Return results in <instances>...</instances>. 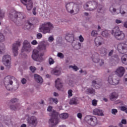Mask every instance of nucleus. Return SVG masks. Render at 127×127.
<instances>
[{"label":"nucleus","mask_w":127,"mask_h":127,"mask_svg":"<svg viewBox=\"0 0 127 127\" xmlns=\"http://www.w3.org/2000/svg\"><path fill=\"white\" fill-rule=\"evenodd\" d=\"M50 116L51 118L49 121V124L51 126V127H53L54 126L58 125L59 123V117L62 120H65L69 117V115L67 113H62L59 115V113L56 112L55 110H53L50 113Z\"/></svg>","instance_id":"obj_1"},{"label":"nucleus","mask_w":127,"mask_h":127,"mask_svg":"<svg viewBox=\"0 0 127 127\" xmlns=\"http://www.w3.org/2000/svg\"><path fill=\"white\" fill-rule=\"evenodd\" d=\"M54 28L53 24L50 22H45L40 26L39 31L44 34L50 33V31Z\"/></svg>","instance_id":"obj_2"},{"label":"nucleus","mask_w":127,"mask_h":127,"mask_svg":"<svg viewBox=\"0 0 127 127\" xmlns=\"http://www.w3.org/2000/svg\"><path fill=\"white\" fill-rule=\"evenodd\" d=\"M88 3L89 4L90 6H91V10H94V9H96L97 7V12L98 13H101L102 14L105 13L106 9L104 8V6L102 5H98V3L95 1H90Z\"/></svg>","instance_id":"obj_3"},{"label":"nucleus","mask_w":127,"mask_h":127,"mask_svg":"<svg viewBox=\"0 0 127 127\" xmlns=\"http://www.w3.org/2000/svg\"><path fill=\"white\" fill-rule=\"evenodd\" d=\"M112 34L118 40H124L125 39V33L123 31H120V28L118 26L115 27L113 29Z\"/></svg>","instance_id":"obj_4"},{"label":"nucleus","mask_w":127,"mask_h":127,"mask_svg":"<svg viewBox=\"0 0 127 127\" xmlns=\"http://www.w3.org/2000/svg\"><path fill=\"white\" fill-rule=\"evenodd\" d=\"M9 17L15 23L16 22V20H21L24 18L23 13L20 12H16L14 10L12 11V13L9 14Z\"/></svg>","instance_id":"obj_5"},{"label":"nucleus","mask_w":127,"mask_h":127,"mask_svg":"<svg viewBox=\"0 0 127 127\" xmlns=\"http://www.w3.org/2000/svg\"><path fill=\"white\" fill-rule=\"evenodd\" d=\"M39 52L35 49L33 50V54L32 56V58L35 61H38V62H41V61H43V58L42 56H43V54H40L39 55Z\"/></svg>","instance_id":"obj_6"},{"label":"nucleus","mask_w":127,"mask_h":127,"mask_svg":"<svg viewBox=\"0 0 127 127\" xmlns=\"http://www.w3.org/2000/svg\"><path fill=\"white\" fill-rule=\"evenodd\" d=\"M2 61L3 64L6 66V68L9 69L11 67V57L9 55L3 56Z\"/></svg>","instance_id":"obj_7"},{"label":"nucleus","mask_w":127,"mask_h":127,"mask_svg":"<svg viewBox=\"0 0 127 127\" xmlns=\"http://www.w3.org/2000/svg\"><path fill=\"white\" fill-rule=\"evenodd\" d=\"M13 77L10 76H6L4 79V84L5 87L8 91H11V88L9 87V85H12L13 82H12V78Z\"/></svg>","instance_id":"obj_8"},{"label":"nucleus","mask_w":127,"mask_h":127,"mask_svg":"<svg viewBox=\"0 0 127 127\" xmlns=\"http://www.w3.org/2000/svg\"><path fill=\"white\" fill-rule=\"evenodd\" d=\"M117 50L119 51V53H121V54L127 53V45L124 43L119 44L117 46Z\"/></svg>","instance_id":"obj_9"},{"label":"nucleus","mask_w":127,"mask_h":127,"mask_svg":"<svg viewBox=\"0 0 127 127\" xmlns=\"http://www.w3.org/2000/svg\"><path fill=\"white\" fill-rule=\"evenodd\" d=\"M31 51V46H30V43H29L27 41L25 40L23 42L21 52H30Z\"/></svg>","instance_id":"obj_10"},{"label":"nucleus","mask_w":127,"mask_h":127,"mask_svg":"<svg viewBox=\"0 0 127 127\" xmlns=\"http://www.w3.org/2000/svg\"><path fill=\"white\" fill-rule=\"evenodd\" d=\"M21 2L24 4V5H26L27 10H31L33 6V3L31 0H20Z\"/></svg>","instance_id":"obj_11"},{"label":"nucleus","mask_w":127,"mask_h":127,"mask_svg":"<svg viewBox=\"0 0 127 127\" xmlns=\"http://www.w3.org/2000/svg\"><path fill=\"white\" fill-rule=\"evenodd\" d=\"M28 124L30 125L33 127H35L37 126V118L35 116H31L28 117L27 119Z\"/></svg>","instance_id":"obj_12"},{"label":"nucleus","mask_w":127,"mask_h":127,"mask_svg":"<svg viewBox=\"0 0 127 127\" xmlns=\"http://www.w3.org/2000/svg\"><path fill=\"white\" fill-rule=\"evenodd\" d=\"M113 77H114L113 75H110L109 76L108 79V83L110 84V85H114L116 86V85H118V84L120 83V80L119 78H115L114 79L113 78Z\"/></svg>","instance_id":"obj_13"},{"label":"nucleus","mask_w":127,"mask_h":127,"mask_svg":"<svg viewBox=\"0 0 127 127\" xmlns=\"http://www.w3.org/2000/svg\"><path fill=\"white\" fill-rule=\"evenodd\" d=\"M20 46V42L17 41L15 43L13 44L12 47V51L14 54V56H17L18 54V52H17L18 50V47Z\"/></svg>","instance_id":"obj_14"},{"label":"nucleus","mask_w":127,"mask_h":127,"mask_svg":"<svg viewBox=\"0 0 127 127\" xmlns=\"http://www.w3.org/2000/svg\"><path fill=\"white\" fill-rule=\"evenodd\" d=\"M88 124L92 127H95L98 124L97 118L95 116L88 117Z\"/></svg>","instance_id":"obj_15"},{"label":"nucleus","mask_w":127,"mask_h":127,"mask_svg":"<svg viewBox=\"0 0 127 127\" xmlns=\"http://www.w3.org/2000/svg\"><path fill=\"white\" fill-rule=\"evenodd\" d=\"M96 80L92 81V87L95 88V89H99L102 87V82H101L102 80L100 79H98Z\"/></svg>","instance_id":"obj_16"},{"label":"nucleus","mask_w":127,"mask_h":127,"mask_svg":"<svg viewBox=\"0 0 127 127\" xmlns=\"http://www.w3.org/2000/svg\"><path fill=\"white\" fill-rule=\"evenodd\" d=\"M115 73L119 77H123L125 74V68L123 66H120L116 70Z\"/></svg>","instance_id":"obj_17"},{"label":"nucleus","mask_w":127,"mask_h":127,"mask_svg":"<svg viewBox=\"0 0 127 127\" xmlns=\"http://www.w3.org/2000/svg\"><path fill=\"white\" fill-rule=\"evenodd\" d=\"M55 87L59 91H61L62 88H63V84L61 82V79L60 78H58L55 81Z\"/></svg>","instance_id":"obj_18"},{"label":"nucleus","mask_w":127,"mask_h":127,"mask_svg":"<svg viewBox=\"0 0 127 127\" xmlns=\"http://www.w3.org/2000/svg\"><path fill=\"white\" fill-rule=\"evenodd\" d=\"M94 42L96 46L99 47L103 44V38L101 37H98L95 39Z\"/></svg>","instance_id":"obj_19"},{"label":"nucleus","mask_w":127,"mask_h":127,"mask_svg":"<svg viewBox=\"0 0 127 127\" xmlns=\"http://www.w3.org/2000/svg\"><path fill=\"white\" fill-rule=\"evenodd\" d=\"M110 11L112 12L113 14H119V13H121V14H125L126 12L125 11H122V10H120L119 12H117V9L113 6H111L110 7Z\"/></svg>","instance_id":"obj_20"},{"label":"nucleus","mask_w":127,"mask_h":127,"mask_svg":"<svg viewBox=\"0 0 127 127\" xmlns=\"http://www.w3.org/2000/svg\"><path fill=\"white\" fill-rule=\"evenodd\" d=\"M34 79L35 81L37 82V83H39V84H42L43 82V79H42V77L40 76V75L35 74L34 75Z\"/></svg>","instance_id":"obj_21"},{"label":"nucleus","mask_w":127,"mask_h":127,"mask_svg":"<svg viewBox=\"0 0 127 127\" xmlns=\"http://www.w3.org/2000/svg\"><path fill=\"white\" fill-rule=\"evenodd\" d=\"M99 53L101 54V56H106L108 53V50L106 48H101L99 50Z\"/></svg>","instance_id":"obj_22"},{"label":"nucleus","mask_w":127,"mask_h":127,"mask_svg":"<svg viewBox=\"0 0 127 127\" xmlns=\"http://www.w3.org/2000/svg\"><path fill=\"white\" fill-rule=\"evenodd\" d=\"M94 115H97V116H104V113H103V110L98 109H95L93 110Z\"/></svg>","instance_id":"obj_23"},{"label":"nucleus","mask_w":127,"mask_h":127,"mask_svg":"<svg viewBox=\"0 0 127 127\" xmlns=\"http://www.w3.org/2000/svg\"><path fill=\"white\" fill-rule=\"evenodd\" d=\"M65 39L67 42H71V41H73V40H74V37L70 34H67L65 36Z\"/></svg>","instance_id":"obj_24"},{"label":"nucleus","mask_w":127,"mask_h":127,"mask_svg":"<svg viewBox=\"0 0 127 127\" xmlns=\"http://www.w3.org/2000/svg\"><path fill=\"white\" fill-rule=\"evenodd\" d=\"M98 56H99V54H98V53H96L95 55H92V59L93 62H94V63H98V62H100V61H101V60H99V59H97L96 58H94L97 57Z\"/></svg>","instance_id":"obj_25"},{"label":"nucleus","mask_w":127,"mask_h":127,"mask_svg":"<svg viewBox=\"0 0 127 127\" xmlns=\"http://www.w3.org/2000/svg\"><path fill=\"white\" fill-rule=\"evenodd\" d=\"M51 73L56 76H60L61 74V71L60 69L54 68L52 70Z\"/></svg>","instance_id":"obj_26"},{"label":"nucleus","mask_w":127,"mask_h":127,"mask_svg":"<svg viewBox=\"0 0 127 127\" xmlns=\"http://www.w3.org/2000/svg\"><path fill=\"white\" fill-rule=\"evenodd\" d=\"M54 103L56 105L58 104V99L57 98H50L49 99V104H53Z\"/></svg>","instance_id":"obj_27"},{"label":"nucleus","mask_w":127,"mask_h":127,"mask_svg":"<svg viewBox=\"0 0 127 127\" xmlns=\"http://www.w3.org/2000/svg\"><path fill=\"white\" fill-rule=\"evenodd\" d=\"M31 25H32V24L31 23L29 22V21H27L25 23V25H24L23 28H24V29H29V28H30V26H31Z\"/></svg>","instance_id":"obj_28"},{"label":"nucleus","mask_w":127,"mask_h":127,"mask_svg":"<svg viewBox=\"0 0 127 127\" xmlns=\"http://www.w3.org/2000/svg\"><path fill=\"white\" fill-rule=\"evenodd\" d=\"M118 97H119V95L118 93L116 92H113L110 95V100L113 101L114 99H118Z\"/></svg>","instance_id":"obj_29"},{"label":"nucleus","mask_w":127,"mask_h":127,"mask_svg":"<svg viewBox=\"0 0 127 127\" xmlns=\"http://www.w3.org/2000/svg\"><path fill=\"white\" fill-rule=\"evenodd\" d=\"M121 60L123 64L127 65V55H123L121 58Z\"/></svg>","instance_id":"obj_30"},{"label":"nucleus","mask_w":127,"mask_h":127,"mask_svg":"<svg viewBox=\"0 0 127 127\" xmlns=\"http://www.w3.org/2000/svg\"><path fill=\"white\" fill-rule=\"evenodd\" d=\"M78 100L76 98H72L69 101V105H77Z\"/></svg>","instance_id":"obj_31"},{"label":"nucleus","mask_w":127,"mask_h":127,"mask_svg":"<svg viewBox=\"0 0 127 127\" xmlns=\"http://www.w3.org/2000/svg\"><path fill=\"white\" fill-rule=\"evenodd\" d=\"M65 7L68 12H70V13H73V12H74V10H70V8H71V5L70 3L66 4Z\"/></svg>","instance_id":"obj_32"},{"label":"nucleus","mask_w":127,"mask_h":127,"mask_svg":"<svg viewBox=\"0 0 127 127\" xmlns=\"http://www.w3.org/2000/svg\"><path fill=\"white\" fill-rule=\"evenodd\" d=\"M37 48L39 50H46V45L43 44L39 45Z\"/></svg>","instance_id":"obj_33"},{"label":"nucleus","mask_w":127,"mask_h":127,"mask_svg":"<svg viewBox=\"0 0 127 127\" xmlns=\"http://www.w3.org/2000/svg\"><path fill=\"white\" fill-rule=\"evenodd\" d=\"M86 92L88 93V94H93V95H95L96 93V91L93 88H88Z\"/></svg>","instance_id":"obj_34"},{"label":"nucleus","mask_w":127,"mask_h":127,"mask_svg":"<svg viewBox=\"0 0 127 127\" xmlns=\"http://www.w3.org/2000/svg\"><path fill=\"white\" fill-rule=\"evenodd\" d=\"M19 104H17L16 106H10V108L13 111H16V110H18V109H19Z\"/></svg>","instance_id":"obj_35"},{"label":"nucleus","mask_w":127,"mask_h":127,"mask_svg":"<svg viewBox=\"0 0 127 127\" xmlns=\"http://www.w3.org/2000/svg\"><path fill=\"white\" fill-rule=\"evenodd\" d=\"M102 35L104 37H108L109 36V33L107 30L104 31L102 32Z\"/></svg>","instance_id":"obj_36"},{"label":"nucleus","mask_w":127,"mask_h":127,"mask_svg":"<svg viewBox=\"0 0 127 127\" xmlns=\"http://www.w3.org/2000/svg\"><path fill=\"white\" fill-rule=\"evenodd\" d=\"M112 59H113V60H114L115 61V64H116V62H117V61H119V56L115 55L114 57H112Z\"/></svg>","instance_id":"obj_37"},{"label":"nucleus","mask_w":127,"mask_h":127,"mask_svg":"<svg viewBox=\"0 0 127 127\" xmlns=\"http://www.w3.org/2000/svg\"><path fill=\"white\" fill-rule=\"evenodd\" d=\"M4 36H3V34H2L1 33H0V42L4 41Z\"/></svg>","instance_id":"obj_38"},{"label":"nucleus","mask_w":127,"mask_h":127,"mask_svg":"<svg viewBox=\"0 0 127 127\" xmlns=\"http://www.w3.org/2000/svg\"><path fill=\"white\" fill-rule=\"evenodd\" d=\"M91 35L94 37H96V36L98 35V32H97V31L93 30L91 32Z\"/></svg>","instance_id":"obj_39"},{"label":"nucleus","mask_w":127,"mask_h":127,"mask_svg":"<svg viewBox=\"0 0 127 127\" xmlns=\"http://www.w3.org/2000/svg\"><path fill=\"white\" fill-rule=\"evenodd\" d=\"M73 91L71 89L69 90L68 91V98H71V97H72V96H73Z\"/></svg>","instance_id":"obj_40"},{"label":"nucleus","mask_w":127,"mask_h":127,"mask_svg":"<svg viewBox=\"0 0 127 127\" xmlns=\"http://www.w3.org/2000/svg\"><path fill=\"white\" fill-rule=\"evenodd\" d=\"M69 68H72L74 71H78L79 70V68L77 66L69 65Z\"/></svg>","instance_id":"obj_41"},{"label":"nucleus","mask_w":127,"mask_h":127,"mask_svg":"<svg viewBox=\"0 0 127 127\" xmlns=\"http://www.w3.org/2000/svg\"><path fill=\"white\" fill-rule=\"evenodd\" d=\"M121 110L123 112H125L127 114V108L125 106H122L120 107Z\"/></svg>","instance_id":"obj_42"},{"label":"nucleus","mask_w":127,"mask_h":127,"mask_svg":"<svg viewBox=\"0 0 127 127\" xmlns=\"http://www.w3.org/2000/svg\"><path fill=\"white\" fill-rule=\"evenodd\" d=\"M57 56L61 59H63V58H64V55L62 53H58Z\"/></svg>","instance_id":"obj_43"},{"label":"nucleus","mask_w":127,"mask_h":127,"mask_svg":"<svg viewBox=\"0 0 127 127\" xmlns=\"http://www.w3.org/2000/svg\"><path fill=\"white\" fill-rule=\"evenodd\" d=\"M4 49H5V47H4V46H2L1 47V46H0V54H2V51H3V50H4Z\"/></svg>","instance_id":"obj_44"},{"label":"nucleus","mask_w":127,"mask_h":127,"mask_svg":"<svg viewBox=\"0 0 127 127\" xmlns=\"http://www.w3.org/2000/svg\"><path fill=\"white\" fill-rule=\"evenodd\" d=\"M49 62L50 65H52V64H54V60L52 58L49 59Z\"/></svg>","instance_id":"obj_45"},{"label":"nucleus","mask_w":127,"mask_h":127,"mask_svg":"<svg viewBox=\"0 0 127 127\" xmlns=\"http://www.w3.org/2000/svg\"><path fill=\"white\" fill-rule=\"evenodd\" d=\"M30 70L33 72L34 73L36 70V68L35 67L33 66H30Z\"/></svg>","instance_id":"obj_46"},{"label":"nucleus","mask_w":127,"mask_h":127,"mask_svg":"<svg viewBox=\"0 0 127 127\" xmlns=\"http://www.w3.org/2000/svg\"><path fill=\"white\" fill-rule=\"evenodd\" d=\"M37 38L38 39H41L42 38V34L39 33L37 34Z\"/></svg>","instance_id":"obj_47"},{"label":"nucleus","mask_w":127,"mask_h":127,"mask_svg":"<svg viewBox=\"0 0 127 127\" xmlns=\"http://www.w3.org/2000/svg\"><path fill=\"white\" fill-rule=\"evenodd\" d=\"M118 113V110L113 109L112 110V114L113 115H116Z\"/></svg>","instance_id":"obj_48"},{"label":"nucleus","mask_w":127,"mask_h":127,"mask_svg":"<svg viewBox=\"0 0 127 127\" xmlns=\"http://www.w3.org/2000/svg\"><path fill=\"white\" fill-rule=\"evenodd\" d=\"M79 40L80 42H84V38H83L82 35L79 36Z\"/></svg>","instance_id":"obj_49"},{"label":"nucleus","mask_w":127,"mask_h":127,"mask_svg":"<svg viewBox=\"0 0 127 127\" xmlns=\"http://www.w3.org/2000/svg\"><path fill=\"white\" fill-rule=\"evenodd\" d=\"M48 40L49 42H52V41L54 40V38H53V37L51 36L49 37Z\"/></svg>","instance_id":"obj_50"},{"label":"nucleus","mask_w":127,"mask_h":127,"mask_svg":"<svg viewBox=\"0 0 127 127\" xmlns=\"http://www.w3.org/2000/svg\"><path fill=\"white\" fill-rule=\"evenodd\" d=\"M38 42H37V41H36V40H33L32 42H31V44L32 45H37L38 44Z\"/></svg>","instance_id":"obj_51"},{"label":"nucleus","mask_w":127,"mask_h":127,"mask_svg":"<svg viewBox=\"0 0 127 127\" xmlns=\"http://www.w3.org/2000/svg\"><path fill=\"white\" fill-rule=\"evenodd\" d=\"M37 13L36 12V7H34L33 9V14H34V15H36Z\"/></svg>","instance_id":"obj_52"},{"label":"nucleus","mask_w":127,"mask_h":127,"mask_svg":"<svg viewBox=\"0 0 127 127\" xmlns=\"http://www.w3.org/2000/svg\"><path fill=\"white\" fill-rule=\"evenodd\" d=\"M77 116L78 119H80V120H82V113H78Z\"/></svg>","instance_id":"obj_53"},{"label":"nucleus","mask_w":127,"mask_h":127,"mask_svg":"<svg viewBox=\"0 0 127 127\" xmlns=\"http://www.w3.org/2000/svg\"><path fill=\"white\" fill-rule=\"evenodd\" d=\"M92 105H93V106H97V100H96L95 99L93 100L92 101Z\"/></svg>","instance_id":"obj_54"},{"label":"nucleus","mask_w":127,"mask_h":127,"mask_svg":"<svg viewBox=\"0 0 127 127\" xmlns=\"http://www.w3.org/2000/svg\"><path fill=\"white\" fill-rule=\"evenodd\" d=\"M18 100L16 98H14L12 100H11V103H16L17 102Z\"/></svg>","instance_id":"obj_55"},{"label":"nucleus","mask_w":127,"mask_h":127,"mask_svg":"<svg viewBox=\"0 0 127 127\" xmlns=\"http://www.w3.org/2000/svg\"><path fill=\"white\" fill-rule=\"evenodd\" d=\"M122 124L123 125H127V120L125 119H123L121 121Z\"/></svg>","instance_id":"obj_56"},{"label":"nucleus","mask_w":127,"mask_h":127,"mask_svg":"<svg viewBox=\"0 0 127 127\" xmlns=\"http://www.w3.org/2000/svg\"><path fill=\"white\" fill-rule=\"evenodd\" d=\"M21 83L22 84H25L26 83V79L25 78H23L22 80H21Z\"/></svg>","instance_id":"obj_57"},{"label":"nucleus","mask_w":127,"mask_h":127,"mask_svg":"<svg viewBox=\"0 0 127 127\" xmlns=\"http://www.w3.org/2000/svg\"><path fill=\"white\" fill-rule=\"evenodd\" d=\"M114 53V50H112L108 54L109 56H112Z\"/></svg>","instance_id":"obj_58"},{"label":"nucleus","mask_w":127,"mask_h":127,"mask_svg":"<svg viewBox=\"0 0 127 127\" xmlns=\"http://www.w3.org/2000/svg\"><path fill=\"white\" fill-rule=\"evenodd\" d=\"M48 112H51L52 111V107L49 106L47 109Z\"/></svg>","instance_id":"obj_59"},{"label":"nucleus","mask_w":127,"mask_h":127,"mask_svg":"<svg viewBox=\"0 0 127 127\" xmlns=\"http://www.w3.org/2000/svg\"><path fill=\"white\" fill-rule=\"evenodd\" d=\"M116 23H117V24L122 23V21H121V20L116 19Z\"/></svg>","instance_id":"obj_60"},{"label":"nucleus","mask_w":127,"mask_h":127,"mask_svg":"<svg viewBox=\"0 0 127 127\" xmlns=\"http://www.w3.org/2000/svg\"><path fill=\"white\" fill-rule=\"evenodd\" d=\"M124 26L125 28H127V21L124 22Z\"/></svg>","instance_id":"obj_61"},{"label":"nucleus","mask_w":127,"mask_h":127,"mask_svg":"<svg viewBox=\"0 0 127 127\" xmlns=\"http://www.w3.org/2000/svg\"><path fill=\"white\" fill-rule=\"evenodd\" d=\"M54 97H58L59 94H58V93H57V92H54Z\"/></svg>","instance_id":"obj_62"},{"label":"nucleus","mask_w":127,"mask_h":127,"mask_svg":"<svg viewBox=\"0 0 127 127\" xmlns=\"http://www.w3.org/2000/svg\"><path fill=\"white\" fill-rule=\"evenodd\" d=\"M124 79H125V82H127V74H126V75L124 76Z\"/></svg>","instance_id":"obj_63"},{"label":"nucleus","mask_w":127,"mask_h":127,"mask_svg":"<svg viewBox=\"0 0 127 127\" xmlns=\"http://www.w3.org/2000/svg\"><path fill=\"white\" fill-rule=\"evenodd\" d=\"M20 127H26V125L25 124H22Z\"/></svg>","instance_id":"obj_64"}]
</instances>
